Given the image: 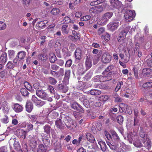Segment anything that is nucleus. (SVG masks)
I'll return each instance as SVG.
<instances>
[{
  "label": "nucleus",
  "mask_w": 152,
  "mask_h": 152,
  "mask_svg": "<svg viewBox=\"0 0 152 152\" xmlns=\"http://www.w3.org/2000/svg\"><path fill=\"white\" fill-rule=\"evenodd\" d=\"M113 15V13L111 12H107L103 15L102 18V23L105 24L110 19Z\"/></svg>",
  "instance_id": "1"
},
{
  "label": "nucleus",
  "mask_w": 152,
  "mask_h": 152,
  "mask_svg": "<svg viewBox=\"0 0 152 152\" xmlns=\"http://www.w3.org/2000/svg\"><path fill=\"white\" fill-rule=\"evenodd\" d=\"M135 16V14L134 11H132L130 10H128L125 13L124 17L125 19H130L132 20Z\"/></svg>",
  "instance_id": "2"
},
{
  "label": "nucleus",
  "mask_w": 152,
  "mask_h": 152,
  "mask_svg": "<svg viewBox=\"0 0 152 152\" xmlns=\"http://www.w3.org/2000/svg\"><path fill=\"white\" fill-rule=\"evenodd\" d=\"M119 24L120 21L118 20H115L108 25V26L110 30L113 31L118 28Z\"/></svg>",
  "instance_id": "3"
},
{
  "label": "nucleus",
  "mask_w": 152,
  "mask_h": 152,
  "mask_svg": "<svg viewBox=\"0 0 152 152\" xmlns=\"http://www.w3.org/2000/svg\"><path fill=\"white\" fill-rule=\"evenodd\" d=\"M111 56L107 52L103 54L102 57V61L104 63H109L111 60Z\"/></svg>",
  "instance_id": "4"
},
{
  "label": "nucleus",
  "mask_w": 152,
  "mask_h": 152,
  "mask_svg": "<svg viewBox=\"0 0 152 152\" xmlns=\"http://www.w3.org/2000/svg\"><path fill=\"white\" fill-rule=\"evenodd\" d=\"M112 72H109L107 75L104 76H97L96 77H99V80L101 82H104L107 81H108L112 79V77L110 76L111 75Z\"/></svg>",
  "instance_id": "5"
},
{
  "label": "nucleus",
  "mask_w": 152,
  "mask_h": 152,
  "mask_svg": "<svg viewBox=\"0 0 152 152\" xmlns=\"http://www.w3.org/2000/svg\"><path fill=\"white\" fill-rule=\"evenodd\" d=\"M93 59V56L91 55H88L86 58L85 64L86 68L87 69H90L92 65V60Z\"/></svg>",
  "instance_id": "6"
},
{
  "label": "nucleus",
  "mask_w": 152,
  "mask_h": 152,
  "mask_svg": "<svg viewBox=\"0 0 152 152\" xmlns=\"http://www.w3.org/2000/svg\"><path fill=\"white\" fill-rule=\"evenodd\" d=\"M30 146L32 149H34L36 147L37 145V137L34 136L30 137Z\"/></svg>",
  "instance_id": "7"
},
{
  "label": "nucleus",
  "mask_w": 152,
  "mask_h": 152,
  "mask_svg": "<svg viewBox=\"0 0 152 152\" xmlns=\"http://www.w3.org/2000/svg\"><path fill=\"white\" fill-rule=\"evenodd\" d=\"M37 95L39 97L44 99H46L47 94L42 90H37L36 91Z\"/></svg>",
  "instance_id": "8"
},
{
  "label": "nucleus",
  "mask_w": 152,
  "mask_h": 152,
  "mask_svg": "<svg viewBox=\"0 0 152 152\" xmlns=\"http://www.w3.org/2000/svg\"><path fill=\"white\" fill-rule=\"evenodd\" d=\"M110 6L113 8H118L121 6V2L118 0H110Z\"/></svg>",
  "instance_id": "9"
},
{
  "label": "nucleus",
  "mask_w": 152,
  "mask_h": 152,
  "mask_svg": "<svg viewBox=\"0 0 152 152\" xmlns=\"http://www.w3.org/2000/svg\"><path fill=\"white\" fill-rule=\"evenodd\" d=\"M79 100L86 107L88 108L89 107V102L87 99L86 96L84 95L80 97Z\"/></svg>",
  "instance_id": "10"
},
{
  "label": "nucleus",
  "mask_w": 152,
  "mask_h": 152,
  "mask_svg": "<svg viewBox=\"0 0 152 152\" xmlns=\"http://www.w3.org/2000/svg\"><path fill=\"white\" fill-rule=\"evenodd\" d=\"M32 100L36 105L39 107L45 104L44 101L38 100L37 97L34 95H33L32 97Z\"/></svg>",
  "instance_id": "11"
},
{
  "label": "nucleus",
  "mask_w": 152,
  "mask_h": 152,
  "mask_svg": "<svg viewBox=\"0 0 152 152\" xmlns=\"http://www.w3.org/2000/svg\"><path fill=\"white\" fill-rule=\"evenodd\" d=\"M111 134L112 136V142L115 143L116 144L117 143L118 144L119 142V138L118 135L114 131H113L112 132Z\"/></svg>",
  "instance_id": "12"
},
{
  "label": "nucleus",
  "mask_w": 152,
  "mask_h": 152,
  "mask_svg": "<svg viewBox=\"0 0 152 152\" xmlns=\"http://www.w3.org/2000/svg\"><path fill=\"white\" fill-rule=\"evenodd\" d=\"M17 134L19 138H23L25 139L26 137V132L21 129H18L16 130Z\"/></svg>",
  "instance_id": "13"
},
{
  "label": "nucleus",
  "mask_w": 152,
  "mask_h": 152,
  "mask_svg": "<svg viewBox=\"0 0 152 152\" xmlns=\"http://www.w3.org/2000/svg\"><path fill=\"white\" fill-rule=\"evenodd\" d=\"M72 108L82 113L84 112V110L82 108L81 106L77 102H74L72 105Z\"/></svg>",
  "instance_id": "14"
},
{
  "label": "nucleus",
  "mask_w": 152,
  "mask_h": 152,
  "mask_svg": "<svg viewBox=\"0 0 152 152\" xmlns=\"http://www.w3.org/2000/svg\"><path fill=\"white\" fill-rule=\"evenodd\" d=\"M142 73L145 76H152V69L150 68H144L142 70Z\"/></svg>",
  "instance_id": "15"
},
{
  "label": "nucleus",
  "mask_w": 152,
  "mask_h": 152,
  "mask_svg": "<svg viewBox=\"0 0 152 152\" xmlns=\"http://www.w3.org/2000/svg\"><path fill=\"white\" fill-rule=\"evenodd\" d=\"M13 108L15 112L19 113L23 110V107L19 104L16 103L14 104Z\"/></svg>",
  "instance_id": "16"
},
{
  "label": "nucleus",
  "mask_w": 152,
  "mask_h": 152,
  "mask_svg": "<svg viewBox=\"0 0 152 152\" xmlns=\"http://www.w3.org/2000/svg\"><path fill=\"white\" fill-rule=\"evenodd\" d=\"M26 110L28 113L31 112L33 109V106L32 103L29 101L26 102Z\"/></svg>",
  "instance_id": "17"
},
{
  "label": "nucleus",
  "mask_w": 152,
  "mask_h": 152,
  "mask_svg": "<svg viewBox=\"0 0 152 152\" xmlns=\"http://www.w3.org/2000/svg\"><path fill=\"white\" fill-rule=\"evenodd\" d=\"M75 55L76 59L80 60L81 59L82 53L81 50L78 48H77L75 51Z\"/></svg>",
  "instance_id": "18"
},
{
  "label": "nucleus",
  "mask_w": 152,
  "mask_h": 152,
  "mask_svg": "<svg viewBox=\"0 0 152 152\" xmlns=\"http://www.w3.org/2000/svg\"><path fill=\"white\" fill-rule=\"evenodd\" d=\"M68 26L67 24H64L62 26L61 31L64 34H67L69 32V29L68 28Z\"/></svg>",
  "instance_id": "19"
},
{
  "label": "nucleus",
  "mask_w": 152,
  "mask_h": 152,
  "mask_svg": "<svg viewBox=\"0 0 152 152\" xmlns=\"http://www.w3.org/2000/svg\"><path fill=\"white\" fill-rule=\"evenodd\" d=\"M98 143L100 146V148L102 151L103 152L105 151L107 148V145L104 141H99Z\"/></svg>",
  "instance_id": "20"
},
{
  "label": "nucleus",
  "mask_w": 152,
  "mask_h": 152,
  "mask_svg": "<svg viewBox=\"0 0 152 152\" xmlns=\"http://www.w3.org/2000/svg\"><path fill=\"white\" fill-rule=\"evenodd\" d=\"M142 87L144 88H149L151 91H152V81H148L143 83Z\"/></svg>",
  "instance_id": "21"
},
{
  "label": "nucleus",
  "mask_w": 152,
  "mask_h": 152,
  "mask_svg": "<svg viewBox=\"0 0 152 152\" xmlns=\"http://www.w3.org/2000/svg\"><path fill=\"white\" fill-rule=\"evenodd\" d=\"M107 145L109 146L110 148L112 150H115L116 149V148H117V146L118 144H116L115 143H114L113 142H110L108 141H106Z\"/></svg>",
  "instance_id": "22"
},
{
  "label": "nucleus",
  "mask_w": 152,
  "mask_h": 152,
  "mask_svg": "<svg viewBox=\"0 0 152 152\" xmlns=\"http://www.w3.org/2000/svg\"><path fill=\"white\" fill-rule=\"evenodd\" d=\"M0 57V63H5L7 59V55L6 53L1 52Z\"/></svg>",
  "instance_id": "23"
},
{
  "label": "nucleus",
  "mask_w": 152,
  "mask_h": 152,
  "mask_svg": "<svg viewBox=\"0 0 152 152\" xmlns=\"http://www.w3.org/2000/svg\"><path fill=\"white\" fill-rule=\"evenodd\" d=\"M58 88L61 91L64 93L66 92L68 90L67 87L64 86L62 84H59L58 87Z\"/></svg>",
  "instance_id": "24"
},
{
  "label": "nucleus",
  "mask_w": 152,
  "mask_h": 152,
  "mask_svg": "<svg viewBox=\"0 0 152 152\" xmlns=\"http://www.w3.org/2000/svg\"><path fill=\"white\" fill-rule=\"evenodd\" d=\"M17 56L19 61L23 59L26 56V53L24 51H21L18 53Z\"/></svg>",
  "instance_id": "25"
},
{
  "label": "nucleus",
  "mask_w": 152,
  "mask_h": 152,
  "mask_svg": "<svg viewBox=\"0 0 152 152\" xmlns=\"http://www.w3.org/2000/svg\"><path fill=\"white\" fill-rule=\"evenodd\" d=\"M9 72H10L8 69H5L3 71L1 72L0 73V76L1 78L4 77H7L8 75H9Z\"/></svg>",
  "instance_id": "26"
},
{
  "label": "nucleus",
  "mask_w": 152,
  "mask_h": 152,
  "mask_svg": "<svg viewBox=\"0 0 152 152\" xmlns=\"http://www.w3.org/2000/svg\"><path fill=\"white\" fill-rule=\"evenodd\" d=\"M47 150V147L42 144L39 145L37 148V152H45Z\"/></svg>",
  "instance_id": "27"
},
{
  "label": "nucleus",
  "mask_w": 152,
  "mask_h": 152,
  "mask_svg": "<svg viewBox=\"0 0 152 152\" xmlns=\"http://www.w3.org/2000/svg\"><path fill=\"white\" fill-rule=\"evenodd\" d=\"M55 124L57 127L61 129L63 127V124L61 122V120L60 119L57 118Z\"/></svg>",
  "instance_id": "28"
},
{
  "label": "nucleus",
  "mask_w": 152,
  "mask_h": 152,
  "mask_svg": "<svg viewBox=\"0 0 152 152\" xmlns=\"http://www.w3.org/2000/svg\"><path fill=\"white\" fill-rule=\"evenodd\" d=\"M86 138L88 140L92 143H93L95 140V139L93 136L89 133H88L86 134Z\"/></svg>",
  "instance_id": "29"
},
{
  "label": "nucleus",
  "mask_w": 152,
  "mask_h": 152,
  "mask_svg": "<svg viewBox=\"0 0 152 152\" xmlns=\"http://www.w3.org/2000/svg\"><path fill=\"white\" fill-rule=\"evenodd\" d=\"M48 22L47 21H40L37 24V26L39 27L42 28L48 25Z\"/></svg>",
  "instance_id": "30"
},
{
  "label": "nucleus",
  "mask_w": 152,
  "mask_h": 152,
  "mask_svg": "<svg viewBox=\"0 0 152 152\" xmlns=\"http://www.w3.org/2000/svg\"><path fill=\"white\" fill-rule=\"evenodd\" d=\"M26 88L31 92H33V91L32 90V87L31 85L27 82H25L24 84Z\"/></svg>",
  "instance_id": "31"
},
{
  "label": "nucleus",
  "mask_w": 152,
  "mask_h": 152,
  "mask_svg": "<svg viewBox=\"0 0 152 152\" xmlns=\"http://www.w3.org/2000/svg\"><path fill=\"white\" fill-rule=\"evenodd\" d=\"M31 0H22L23 5L25 8L27 7L29 5Z\"/></svg>",
  "instance_id": "32"
},
{
  "label": "nucleus",
  "mask_w": 152,
  "mask_h": 152,
  "mask_svg": "<svg viewBox=\"0 0 152 152\" xmlns=\"http://www.w3.org/2000/svg\"><path fill=\"white\" fill-rule=\"evenodd\" d=\"M85 150L87 152H94V151L95 149L93 148L92 145L90 144L88 145L86 149H85Z\"/></svg>",
  "instance_id": "33"
},
{
  "label": "nucleus",
  "mask_w": 152,
  "mask_h": 152,
  "mask_svg": "<svg viewBox=\"0 0 152 152\" xmlns=\"http://www.w3.org/2000/svg\"><path fill=\"white\" fill-rule=\"evenodd\" d=\"M60 12V10L58 8H53L50 12L51 14L54 15L58 14Z\"/></svg>",
  "instance_id": "34"
},
{
  "label": "nucleus",
  "mask_w": 152,
  "mask_h": 152,
  "mask_svg": "<svg viewBox=\"0 0 152 152\" xmlns=\"http://www.w3.org/2000/svg\"><path fill=\"white\" fill-rule=\"evenodd\" d=\"M44 132L47 134H49L50 133L51 127L50 126L46 125L44 127Z\"/></svg>",
  "instance_id": "35"
},
{
  "label": "nucleus",
  "mask_w": 152,
  "mask_h": 152,
  "mask_svg": "<svg viewBox=\"0 0 152 152\" xmlns=\"http://www.w3.org/2000/svg\"><path fill=\"white\" fill-rule=\"evenodd\" d=\"M48 80L49 83L52 85H55L57 83L56 80L55 78L51 77H49Z\"/></svg>",
  "instance_id": "36"
},
{
  "label": "nucleus",
  "mask_w": 152,
  "mask_h": 152,
  "mask_svg": "<svg viewBox=\"0 0 152 152\" xmlns=\"http://www.w3.org/2000/svg\"><path fill=\"white\" fill-rule=\"evenodd\" d=\"M127 33V31L124 30L122 31L119 34V37L121 38V39L123 40L126 36Z\"/></svg>",
  "instance_id": "37"
},
{
  "label": "nucleus",
  "mask_w": 152,
  "mask_h": 152,
  "mask_svg": "<svg viewBox=\"0 0 152 152\" xmlns=\"http://www.w3.org/2000/svg\"><path fill=\"white\" fill-rule=\"evenodd\" d=\"M78 65L79 66L78 67V72L79 73L83 74L84 72V70L83 64L81 63H79Z\"/></svg>",
  "instance_id": "38"
},
{
  "label": "nucleus",
  "mask_w": 152,
  "mask_h": 152,
  "mask_svg": "<svg viewBox=\"0 0 152 152\" xmlns=\"http://www.w3.org/2000/svg\"><path fill=\"white\" fill-rule=\"evenodd\" d=\"M38 58L42 61H45L48 59L46 55L44 54H41L38 56Z\"/></svg>",
  "instance_id": "39"
},
{
  "label": "nucleus",
  "mask_w": 152,
  "mask_h": 152,
  "mask_svg": "<svg viewBox=\"0 0 152 152\" xmlns=\"http://www.w3.org/2000/svg\"><path fill=\"white\" fill-rule=\"evenodd\" d=\"M20 92L21 94L24 96H28L29 93L28 91L25 88H22L21 89Z\"/></svg>",
  "instance_id": "40"
},
{
  "label": "nucleus",
  "mask_w": 152,
  "mask_h": 152,
  "mask_svg": "<svg viewBox=\"0 0 152 152\" xmlns=\"http://www.w3.org/2000/svg\"><path fill=\"white\" fill-rule=\"evenodd\" d=\"M143 142L145 144V146H146L148 149H149L151 148V141L150 139H147L146 143L144 141H143Z\"/></svg>",
  "instance_id": "41"
},
{
  "label": "nucleus",
  "mask_w": 152,
  "mask_h": 152,
  "mask_svg": "<svg viewBox=\"0 0 152 152\" xmlns=\"http://www.w3.org/2000/svg\"><path fill=\"white\" fill-rule=\"evenodd\" d=\"M123 85V83L122 81H120L118 82L116 86L115 87V91L116 92H117L121 88V86Z\"/></svg>",
  "instance_id": "42"
},
{
  "label": "nucleus",
  "mask_w": 152,
  "mask_h": 152,
  "mask_svg": "<svg viewBox=\"0 0 152 152\" xmlns=\"http://www.w3.org/2000/svg\"><path fill=\"white\" fill-rule=\"evenodd\" d=\"M116 119L118 123L120 125L122 124L124 121L123 117L121 115L118 116L117 118Z\"/></svg>",
  "instance_id": "43"
},
{
  "label": "nucleus",
  "mask_w": 152,
  "mask_h": 152,
  "mask_svg": "<svg viewBox=\"0 0 152 152\" xmlns=\"http://www.w3.org/2000/svg\"><path fill=\"white\" fill-rule=\"evenodd\" d=\"M62 52L64 55L68 56L70 55V52L68 51L66 48H64L62 49Z\"/></svg>",
  "instance_id": "44"
},
{
  "label": "nucleus",
  "mask_w": 152,
  "mask_h": 152,
  "mask_svg": "<svg viewBox=\"0 0 152 152\" xmlns=\"http://www.w3.org/2000/svg\"><path fill=\"white\" fill-rule=\"evenodd\" d=\"M56 59V56L54 54L50 55V61L51 63H53L55 62Z\"/></svg>",
  "instance_id": "45"
},
{
  "label": "nucleus",
  "mask_w": 152,
  "mask_h": 152,
  "mask_svg": "<svg viewBox=\"0 0 152 152\" xmlns=\"http://www.w3.org/2000/svg\"><path fill=\"white\" fill-rule=\"evenodd\" d=\"M70 71L69 70H66L65 73L64 79L66 80H68L70 77Z\"/></svg>",
  "instance_id": "46"
},
{
  "label": "nucleus",
  "mask_w": 152,
  "mask_h": 152,
  "mask_svg": "<svg viewBox=\"0 0 152 152\" xmlns=\"http://www.w3.org/2000/svg\"><path fill=\"white\" fill-rule=\"evenodd\" d=\"M107 138L110 141L112 139L110 133L107 131L105 130L104 132Z\"/></svg>",
  "instance_id": "47"
},
{
  "label": "nucleus",
  "mask_w": 152,
  "mask_h": 152,
  "mask_svg": "<svg viewBox=\"0 0 152 152\" xmlns=\"http://www.w3.org/2000/svg\"><path fill=\"white\" fill-rule=\"evenodd\" d=\"M89 12L91 13H97L96 6H94L91 8L89 10Z\"/></svg>",
  "instance_id": "48"
},
{
  "label": "nucleus",
  "mask_w": 152,
  "mask_h": 152,
  "mask_svg": "<svg viewBox=\"0 0 152 152\" xmlns=\"http://www.w3.org/2000/svg\"><path fill=\"white\" fill-rule=\"evenodd\" d=\"M1 121L3 123L7 124L9 122V117L7 115H5L4 118L1 119Z\"/></svg>",
  "instance_id": "49"
},
{
  "label": "nucleus",
  "mask_w": 152,
  "mask_h": 152,
  "mask_svg": "<svg viewBox=\"0 0 152 152\" xmlns=\"http://www.w3.org/2000/svg\"><path fill=\"white\" fill-rule=\"evenodd\" d=\"M114 68V66H108L103 72V74H105L106 72H107L111 70H112Z\"/></svg>",
  "instance_id": "50"
},
{
  "label": "nucleus",
  "mask_w": 152,
  "mask_h": 152,
  "mask_svg": "<svg viewBox=\"0 0 152 152\" xmlns=\"http://www.w3.org/2000/svg\"><path fill=\"white\" fill-rule=\"evenodd\" d=\"M96 7L97 13H100L104 10L103 7L100 5L96 6Z\"/></svg>",
  "instance_id": "51"
},
{
  "label": "nucleus",
  "mask_w": 152,
  "mask_h": 152,
  "mask_svg": "<svg viewBox=\"0 0 152 152\" xmlns=\"http://www.w3.org/2000/svg\"><path fill=\"white\" fill-rule=\"evenodd\" d=\"M91 18L90 15H86L81 18V20L82 21H87L89 20Z\"/></svg>",
  "instance_id": "52"
},
{
  "label": "nucleus",
  "mask_w": 152,
  "mask_h": 152,
  "mask_svg": "<svg viewBox=\"0 0 152 152\" xmlns=\"http://www.w3.org/2000/svg\"><path fill=\"white\" fill-rule=\"evenodd\" d=\"M6 27V24L1 21H0V30H3Z\"/></svg>",
  "instance_id": "53"
},
{
  "label": "nucleus",
  "mask_w": 152,
  "mask_h": 152,
  "mask_svg": "<svg viewBox=\"0 0 152 152\" xmlns=\"http://www.w3.org/2000/svg\"><path fill=\"white\" fill-rule=\"evenodd\" d=\"M64 23H69L71 22L72 20L68 16L65 17L63 20Z\"/></svg>",
  "instance_id": "54"
},
{
  "label": "nucleus",
  "mask_w": 152,
  "mask_h": 152,
  "mask_svg": "<svg viewBox=\"0 0 152 152\" xmlns=\"http://www.w3.org/2000/svg\"><path fill=\"white\" fill-rule=\"evenodd\" d=\"M29 117L33 121H35L37 119L38 116L36 115H31L29 116Z\"/></svg>",
  "instance_id": "55"
},
{
  "label": "nucleus",
  "mask_w": 152,
  "mask_h": 152,
  "mask_svg": "<svg viewBox=\"0 0 152 152\" xmlns=\"http://www.w3.org/2000/svg\"><path fill=\"white\" fill-rule=\"evenodd\" d=\"M42 141L44 144L47 145L50 143V140L47 137L43 138L42 139Z\"/></svg>",
  "instance_id": "56"
},
{
  "label": "nucleus",
  "mask_w": 152,
  "mask_h": 152,
  "mask_svg": "<svg viewBox=\"0 0 152 152\" xmlns=\"http://www.w3.org/2000/svg\"><path fill=\"white\" fill-rule=\"evenodd\" d=\"M108 99V96L107 95H103L101 96L100 100L102 101H106Z\"/></svg>",
  "instance_id": "57"
},
{
  "label": "nucleus",
  "mask_w": 152,
  "mask_h": 152,
  "mask_svg": "<svg viewBox=\"0 0 152 152\" xmlns=\"http://www.w3.org/2000/svg\"><path fill=\"white\" fill-rule=\"evenodd\" d=\"M119 56L121 58L122 60H123L125 62L127 63L129 60V58H125L124 55L122 53H120L119 54Z\"/></svg>",
  "instance_id": "58"
},
{
  "label": "nucleus",
  "mask_w": 152,
  "mask_h": 152,
  "mask_svg": "<svg viewBox=\"0 0 152 152\" xmlns=\"http://www.w3.org/2000/svg\"><path fill=\"white\" fill-rule=\"evenodd\" d=\"M133 70L134 72L135 77L136 78H138V69L135 67H134L133 68Z\"/></svg>",
  "instance_id": "59"
},
{
  "label": "nucleus",
  "mask_w": 152,
  "mask_h": 152,
  "mask_svg": "<svg viewBox=\"0 0 152 152\" xmlns=\"http://www.w3.org/2000/svg\"><path fill=\"white\" fill-rule=\"evenodd\" d=\"M134 145L137 147L140 148L142 146V144L141 143L139 142H135L134 143Z\"/></svg>",
  "instance_id": "60"
},
{
  "label": "nucleus",
  "mask_w": 152,
  "mask_h": 152,
  "mask_svg": "<svg viewBox=\"0 0 152 152\" xmlns=\"http://www.w3.org/2000/svg\"><path fill=\"white\" fill-rule=\"evenodd\" d=\"M48 89L49 90L51 93L54 94L55 93V91L53 87L51 85H48Z\"/></svg>",
  "instance_id": "61"
},
{
  "label": "nucleus",
  "mask_w": 152,
  "mask_h": 152,
  "mask_svg": "<svg viewBox=\"0 0 152 152\" xmlns=\"http://www.w3.org/2000/svg\"><path fill=\"white\" fill-rule=\"evenodd\" d=\"M33 125L30 123L28 124L27 125V129L28 131L31 130L33 129Z\"/></svg>",
  "instance_id": "62"
},
{
  "label": "nucleus",
  "mask_w": 152,
  "mask_h": 152,
  "mask_svg": "<svg viewBox=\"0 0 152 152\" xmlns=\"http://www.w3.org/2000/svg\"><path fill=\"white\" fill-rule=\"evenodd\" d=\"M59 68L58 66L56 64H53L51 65V68L53 70L56 71Z\"/></svg>",
  "instance_id": "63"
},
{
  "label": "nucleus",
  "mask_w": 152,
  "mask_h": 152,
  "mask_svg": "<svg viewBox=\"0 0 152 152\" xmlns=\"http://www.w3.org/2000/svg\"><path fill=\"white\" fill-rule=\"evenodd\" d=\"M0 152H7V148L5 146H2L0 148Z\"/></svg>",
  "instance_id": "64"
}]
</instances>
